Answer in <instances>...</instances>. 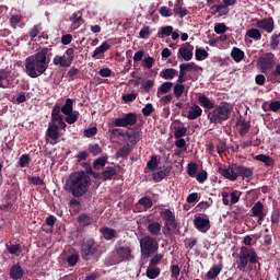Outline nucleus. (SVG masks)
<instances>
[{
	"instance_id": "obj_1",
	"label": "nucleus",
	"mask_w": 280,
	"mask_h": 280,
	"mask_svg": "<svg viewBox=\"0 0 280 280\" xmlns=\"http://www.w3.org/2000/svg\"><path fill=\"white\" fill-rule=\"evenodd\" d=\"M51 48H42L34 55L28 56L25 59V73L28 78H40L47 69H49V58H51Z\"/></svg>"
},
{
	"instance_id": "obj_2",
	"label": "nucleus",
	"mask_w": 280,
	"mask_h": 280,
	"mask_svg": "<svg viewBox=\"0 0 280 280\" xmlns=\"http://www.w3.org/2000/svg\"><path fill=\"white\" fill-rule=\"evenodd\" d=\"M60 130H67V122H65V116L60 114V105L56 104L51 110V124H49L46 130V137L51 139V145H56L58 139H60Z\"/></svg>"
},
{
	"instance_id": "obj_3",
	"label": "nucleus",
	"mask_w": 280,
	"mask_h": 280,
	"mask_svg": "<svg viewBox=\"0 0 280 280\" xmlns=\"http://www.w3.org/2000/svg\"><path fill=\"white\" fill-rule=\"evenodd\" d=\"M92 185L91 176H70L65 182V190L72 195L74 198H81L89 191Z\"/></svg>"
},
{
	"instance_id": "obj_4",
	"label": "nucleus",
	"mask_w": 280,
	"mask_h": 280,
	"mask_svg": "<svg viewBox=\"0 0 280 280\" xmlns=\"http://www.w3.org/2000/svg\"><path fill=\"white\" fill-rule=\"evenodd\" d=\"M210 124L222 125L224 121L231 119V113H233V106L228 102H222L220 105H215L212 110H205Z\"/></svg>"
},
{
	"instance_id": "obj_5",
	"label": "nucleus",
	"mask_w": 280,
	"mask_h": 280,
	"mask_svg": "<svg viewBox=\"0 0 280 280\" xmlns=\"http://www.w3.org/2000/svg\"><path fill=\"white\" fill-rule=\"evenodd\" d=\"M248 264L260 266L258 254L252 247L242 246L241 252H238L237 269L245 271Z\"/></svg>"
},
{
	"instance_id": "obj_6",
	"label": "nucleus",
	"mask_w": 280,
	"mask_h": 280,
	"mask_svg": "<svg viewBox=\"0 0 280 280\" xmlns=\"http://www.w3.org/2000/svg\"><path fill=\"white\" fill-rule=\"evenodd\" d=\"M160 245L152 235H144L140 241L141 260L147 261L159 252Z\"/></svg>"
},
{
	"instance_id": "obj_7",
	"label": "nucleus",
	"mask_w": 280,
	"mask_h": 280,
	"mask_svg": "<svg viewBox=\"0 0 280 280\" xmlns=\"http://www.w3.org/2000/svg\"><path fill=\"white\" fill-rule=\"evenodd\" d=\"M217 172L221 176H253L252 168L237 164H232L231 166L220 164Z\"/></svg>"
},
{
	"instance_id": "obj_8",
	"label": "nucleus",
	"mask_w": 280,
	"mask_h": 280,
	"mask_svg": "<svg viewBox=\"0 0 280 280\" xmlns=\"http://www.w3.org/2000/svg\"><path fill=\"white\" fill-rule=\"evenodd\" d=\"M100 245L93 238L84 241L81 245V256L84 261H93L98 258Z\"/></svg>"
},
{
	"instance_id": "obj_9",
	"label": "nucleus",
	"mask_w": 280,
	"mask_h": 280,
	"mask_svg": "<svg viewBox=\"0 0 280 280\" xmlns=\"http://www.w3.org/2000/svg\"><path fill=\"white\" fill-rule=\"evenodd\" d=\"M162 220L164 222V226L162 229V233L166 237L173 236V231L178 228L176 224L175 213L170 209H162L160 212Z\"/></svg>"
},
{
	"instance_id": "obj_10",
	"label": "nucleus",
	"mask_w": 280,
	"mask_h": 280,
	"mask_svg": "<svg viewBox=\"0 0 280 280\" xmlns=\"http://www.w3.org/2000/svg\"><path fill=\"white\" fill-rule=\"evenodd\" d=\"M75 60V49L68 48L62 56L56 55L52 59L55 67H61L62 69H69Z\"/></svg>"
},
{
	"instance_id": "obj_11",
	"label": "nucleus",
	"mask_w": 280,
	"mask_h": 280,
	"mask_svg": "<svg viewBox=\"0 0 280 280\" xmlns=\"http://www.w3.org/2000/svg\"><path fill=\"white\" fill-rule=\"evenodd\" d=\"M147 167L150 172H156L158 176H167V174L172 171V167L161 165V159L158 155H152L151 159L147 162ZM152 176H156V173H153Z\"/></svg>"
},
{
	"instance_id": "obj_12",
	"label": "nucleus",
	"mask_w": 280,
	"mask_h": 280,
	"mask_svg": "<svg viewBox=\"0 0 280 280\" xmlns=\"http://www.w3.org/2000/svg\"><path fill=\"white\" fill-rule=\"evenodd\" d=\"M276 57L272 52H266L257 59L256 67L259 69L260 73H266V71H272L275 68Z\"/></svg>"
},
{
	"instance_id": "obj_13",
	"label": "nucleus",
	"mask_w": 280,
	"mask_h": 280,
	"mask_svg": "<svg viewBox=\"0 0 280 280\" xmlns=\"http://www.w3.org/2000/svg\"><path fill=\"white\" fill-rule=\"evenodd\" d=\"M137 121H138L137 114L128 113V114H125L124 117L116 118L113 121V126H115V128H128V126H136Z\"/></svg>"
},
{
	"instance_id": "obj_14",
	"label": "nucleus",
	"mask_w": 280,
	"mask_h": 280,
	"mask_svg": "<svg viewBox=\"0 0 280 280\" xmlns=\"http://www.w3.org/2000/svg\"><path fill=\"white\" fill-rule=\"evenodd\" d=\"M223 3L214 4L210 8V14L218 16H226L230 12V7L235 5L236 1L235 0H222Z\"/></svg>"
},
{
	"instance_id": "obj_15",
	"label": "nucleus",
	"mask_w": 280,
	"mask_h": 280,
	"mask_svg": "<svg viewBox=\"0 0 280 280\" xmlns=\"http://www.w3.org/2000/svg\"><path fill=\"white\" fill-rule=\"evenodd\" d=\"M115 252L119 259L114 265L120 264L121 261H131L135 258L130 246H117Z\"/></svg>"
},
{
	"instance_id": "obj_16",
	"label": "nucleus",
	"mask_w": 280,
	"mask_h": 280,
	"mask_svg": "<svg viewBox=\"0 0 280 280\" xmlns=\"http://www.w3.org/2000/svg\"><path fill=\"white\" fill-rule=\"evenodd\" d=\"M252 217L257 218V222L261 224L265 221L267 213L265 212V205L261 201H257L250 209Z\"/></svg>"
},
{
	"instance_id": "obj_17",
	"label": "nucleus",
	"mask_w": 280,
	"mask_h": 280,
	"mask_svg": "<svg viewBox=\"0 0 280 280\" xmlns=\"http://www.w3.org/2000/svg\"><path fill=\"white\" fill-rule=\"evenodd\" d=\"M187 46H182L178 50L177 58L180 62H183V60L189 62V60L194 58V46L189 44H187Z\"/></svg>"
},
{
	"instance_id": "obj_18",
	"label": "nucleus",
	"mask_w": 280,
	"mask_h": 280,
	"mask_svg": "<svg viewBox=\"0 0 280 280\" xmlns=\"http://www.w3.org/2000/svg\"><path fill=\"white\" fill-rule=\"evenodd\" d=\"M258 30H264L267 34H272L275 32V20L272 18H265L256 23Z\"/></svg>"
},
{
	"instance_id": "obj_19",
	"label": "nucleus",
	"mask_w": 280,
	"mask_h": 280,
	"mask_svg": "<svg viewBox=\"0 0 280 280\" xmlns=\"http://www.w3.org/2000/svg\"><path fill=\"white\" fill-rule=\"evenodd\" d=\"M194 225L200 233H207L211 229V221L201 217L194 219Z\"/></svg>"
},
{
	"instance_id": "obj_20",
	"label": "nucleus",
	"mask_w": 280,
	"mask_h": 280,
	"mask_svg": "<svg viewBox=\"0 0 280 280\" xmlns=\"http://www.w3.org/2000/svg\"><path fill=\"white\" fill-rule=\"evenodd\" d=\"M12 85V71L0 69V89H10Z\"/></svg>"
},
{
	"instance_id": "obj_21",
	"label": "nucleus",
	"mask_w": 280,
	"mask_h": 280,
	"mask_svg": "<svg viewBox=\"0 0 280 280\" xmlns=\"http://www.w3.org/2000/svg\"><path fill=\"white\" fill-rule=\"evenodd\" d=\"M125 137L128 139L131 145H137L141 139V133H139V128H132L125 131Z\"/></svg>"
},
{
	"instance_id": "obj_22",
	"label": "nucleus",
	"mask_w": 280,
	"mask_h": 280,
	"mask_svg": "<svg viewBox=\"0 0 280 280\" xmlns=\"http://www.w3.org/2000/svg\"><path fill=\"white\" fill-rule=\"evenodd\" d=\"M163 230L162 224L160 222L151 221L148 224L147 231L150 233L149 236L156 237L161 235V231Z\"/></svg>"
},
{
	"instance_id": "obj_23",
	"label": "nucleus",
	"mask_w": 280,
	"mask_h": 280,
	"mask_svg": "<svg viewBox=\"0 0 280 280\" xmlns=\"http://www.w3.org/2000/svg\"><path fill=\"white\" fill-rule=\"evenodd\" d=\"M200 66L196 65L195 62H188V63H182L179 66V71H182V73H185L187 75V73H191V72H196V71H200Z\"/></svg>"
},
{
	"instance_id": "obj_24",
	"label": "nucleus",
	"mask_w": 280,
	"mask_h": 280,
	"mask_svg": "<svg viewBox=\"0 0 280 280\" xmlns=\"http://www.w3.org/2000/svg\"><path fill=\"white\" fill-rule=\"evenodd\" d=\"M15 199L16 197L13 194L9 192L7 196L3 197V203L0 206V209L2 211L12 209Z\"/></svg>"
},
{
	"instance_id": "obj_25",
	"label": "nucleus",
	"mask_w": 280,
	"mask_h": 280,
	"mask_svg": "<svg viewBox=\"0 0 280 280\" xmlns=\"http://www.w3.org/2000/svg\"><path fill=\"white\" fill-rule=\"evenodd\" d=\"M198 102L202 106V108H205V110H213V108H215L217 106L215 103L210 101V98L206 95H200L198 97Z\"/></svg>"
},
{
	"instance_id": "obj_26",
	"label": "nucleus",
	"mask_w": 280,
	"mask_h": 280,
	"mask_svg": "<svg viewBox=\"0 0 280 280\" xmlns=\"http://www.w3.org/2000/svg\"><path fill=\"white\" fill-rule=\"evenodd\" d=\"M100 232L102 233L105 241H112L113 238H118V233L116 232V230H113L110 228H107V226L102 228Z\"/></svg>"
},
{
	"instance_id": "obj_27",
	"label": "nucleus",
	"mask_w": 280,
	"mask_h": 280,
	"mask_svg": "<svg viewBox=\"0 0 280 280\" xmlns=\"http://www.w3.org/2000/svg\"><path fill=\"white\" fill-rule=\"evenodd\" d=\"M202 116V108L198 106V104H194L188 112L187 119L194 120L198 119V117Z\"/></svg>"
},
{
	"instance_id": "obj_28",
	"label": "nucleus",
	"mask_w": 280,
	"mask_h": 280,
	"mask_svg": "<svg viewBox=\"0 0 280 280\" xmlns=\"http://www.w3.org/2000/svg\"><path fill=\"white\" fill-rule=\"evenodd\" d=\"M176 75H178V70L174 68H167L160 72V78H162L163 80H174Z\"/></svg>"
},
{
	"instance_id": "obj_29",
	"label": "nucleus",
	"mask_w": 280,
	"mask_h": 280,
	"mask_svg": "<svg viewBox=\"0 0 280 280\" xmlns=\"http://www.w3.org/2000/svg\"><path fill=\"white\" fill-rule=\"evenodd\" d=\"M268 81L271 84H280V63L276 65V69L268 75Z\"/></svg>"
},
{
	"instance_id": "obj_30",
	"label": "nucleus",
	"mask_w": 280,
	"mask_h": 280,
	"mask_svg": "<svg viewBox=\"0 0 280 280\" xmlns=\"http://www.w3.org/2000/svg\"><path fill=\"white\" fill-rule=\"evenodd\" d=\"M236 126L240 127L238 132L241 137H246V135H248V131L250 130L249 121H246V119H243L236 122Z\"/></svg>"
},
{
	"instance_id": "obj_31",
	"label": "nucleus",
	"mask_w": 280,
	"mask_h": 280,
	"mask_svg": "<svg viewBox=\"0 0 280 280\" xmlns=\"http://www.w3.org/2000/svg\"><path fill=\"white\" fill-rule=\"evenodd\" d=\"M73 113V98H67L62 107H60V115H71Z\"/></svg>"
},
{
	"instance_id": "obj_32",
	"label": "nucleus",
	"mask_w": 280,
	"mask_h": 280,
	"mask_svg": "<svg viewBox=\"0 0 280 280\" xmlns=\"http://www.w3.org/2000/svg\"><path fill=\"white\" fill-rule=\"evenodd\" d=\"M132 152V144L127 143L116 152L118 159H126Z\"/></svg>"
},
{
	"instance_id": "obj_33",
	"label": "nucleus",
	"mask_w": 280,
	"mask_h": 280,
	"mask_svg": "<svg viewBox=\"0 0 280 280\" xmlns=\"http://www.w3.org/2000/svg\"><path fill=\"white\" fill-rule=\"evenodd\" d=\"M10 277L13 280H19L23 277V270L20 265H14L13 267H11Z\"/></svg>"
},
{
	"instance_id": "obj_34",
	"label": "nucleus",
	"mask_w": 280,
	"mask_h": 280,
	"mask_svg": "<svg viewBox=\"0 0 280 280\" xmlns=\"http://www.w3.org/2000/svg\"><path fill=\"white\" fill-rule=\"evenodd\" d=\"M109 49H110V44L105 42L93 51L92 58H97V56H102V54H106V51H108Z\"/></svg>"
},
{
	"instance_id": "obj_35",
	"label": "nucleus",
	"mask_w": 280,
	"mask_h": 280,
	"mask_svg": "<svg viewBox=\"0 0 280 280\" xmlns=\"http://www.w3.org/2000/svg\"><path fill=\"white\" fill-rule=\"evenodd\" d=\"M256 161H260V163H264L267 167H272V165H275V160L266 154L256 155Z\"/></svg>"
},
{
	"instance_id": "obj_36",
	"label": "nucleus",
	"mask_w": 280,
	"mask_h": 280,
	"mask_svg": "<svg viewBox=\"0 0 280 280\" xmlns=\"http://www.w3.org/2000/svg\"><path fill=\"white\" fill-rule=\"evenodd\" d=\"M231 57L233 58L234 62H242V60H244V50L234 47L232 48Z\"/></svg>"
},
{
	"instance_id": "obj_37",
	"label": "nucleus",
	"mask_w": 280,
	"mask_h": 280,
	"mask_svg": "<svg viewBox=\"0 0 280 280\" xmlns=\"http://www.w3.org/2000/svg\"><path fill=\"white\" fill-rule=\"evenodd\" d=\"M80 119V112H72L70 114H66L63 118L65 124H69L70 126L75 124Z\"/></svg>"
},
{
	"instance_id": "obj_38",
	"label": "nucleus",
	"mask_w": 280,
	"mask_h": 280,
	"mask_svg": "<svg viewBox=\"0 0 280 280\" xmlns=\"http://www.w3.org/2000/svg\"><path fill=\"white\" fill-rule=\"evenodd\" d=\"M160 275H161V268L152 267V266H149V268H147V277L150 280H154V279L159 278Z\"/></svg>"
},
{
	"instance_id": "obj_39",
	"label": "nucleus",
	"mask_w": 280,
	"mask_h": 280,
	"mask_svg": "<svg viewBox=\"0 0 280 280\" xmlns=\"http://www.w3.org/2000/svg\"><path fill=\"white\" fill-rule=\"evenodd\" d=\"M279 45H280V33H273L270 37V49H272V51H277V49H279Z\"/></svg>"
},
{
	"instance_id": "obj_40",
	"label": "nucleus",
	"mask_w": 280,
	"mask_h": 280,
	"mask_svg": "<svg viewBox=\"0 0 280 280\" xmlns=\"http://www.w3.org/2000/svg\"><path fill=\"white\" fill-rule=\"evenodd\" d=\"M172 32H174V27L162 26L158 32V38H165V36H172Z\"/></svg>"
},
{
	"instance_id": "obj_41",
	"label": "nucleus",
	"mask_w": 280,
	"mask_h": 280,
	"mask_svg": "<svg viewBox=\"0 0 280 280\" xmlns=\"http://www.w3.org/2000/svg\"><path fill=\"white\" fill-rule=\"evenodd\" d=\"M78 222H81L83 226H90L93 223V218L86 213L79 214Z\"/></svg>"
},
{
	"instance_id": "obj_42",
	"label": "nucleus",
	"mask_w": 280,
	"mask_h": 280,
	"mask_svg": "<svg viewBox=\"0 0 280 280\" xmlns=\"http://www.w3.org/2000/svg\"><path fill=\"white\" fill-rule=\"evenodd\" d=\"M154 256L149 260V267H158L163 260V254L155 253Z\"/></svg>"
},
{
	"instance_id": "obj_43",
	"label": "nucleus",
	"mask_w": 280,
	"mask_h": 280,
	"mask_svg": "<svg viewBox=\"0 0 280 280\" xmlns=\"http://www.w3.org/2000/svg\"><path fill=\"white\" fill-rule=\"evenodd\" d=\"M79 261H80L79 253H72L67 257V262H68V266L70 267L77 266Z\"/></svg>"
},
{
	"instance_id": "obj_44",
	"label": "nucleus",
	"mask_w": 280,
	"mask_h": 280,
	"mask_svg": "<svg viewBox=\"0 0 280 280\" xmlns=\"http://www.w3.org/2000/svg\"><path fill=\"white\" fill-rule=\"evenodd\" d=\"M138 205L142 206L144 210H149L153 207V201L150 197L144 196L140 200H138Z\"/></svg>"
},
{
	"instance_id": "obj_45",
	"label": "nucleus",
	"mask_w": 280,
	"mask_h": 280,
	"mask_svg": "<svg viewBox=\"0 0 280 280\" xmlns=\"http://www.w3.org/2000/svg\"><path fill=\"white\" fill-rule=\"evenodd\" d=\"M246 36H248V38H253L254 40H261V32L257 28L248 30Z\"/></svg>"
},
{
	"instance_id": "obj_46",
	"label": "nucleus",
	"mask_w": 280,
	"mask_h": 280,
	"mask_svg": "<svg viewBox=\"0 0 280 280\" xmlns=\"http://www.w3.org/2000/svg\"><path fill=\"white\" fill-rule=\"evenodd\" d=\"M220 272H221V266H214L210 268V270L207 273L208 279L214 280L215 278L219 277Z\"/></svg>"
},
{
	"instance_id": "obj_47",
	"label": "nucleus",
	"mask_w": 280,
	"mask_h": 280,
	"mask_svg": "<svg viewBox=\"0 0 280 280\" xmlns=\"http://www.w3.org/2000/svg\"><path fill=\"white\" fill-rule=\"evenodd\" d=\"M32 161V158H30V154H23L20 156L18 165L19 167H27Z\"/></svg>"
},
{
	"instance_id": "obj_48",
	"label": "nucleus",
	"mask_w": 280,
	"mask_h": 280,
	"mask_svg": "<svg viewBox=\"0 0 280 280\" xmlns=\"http://www.w3.org/2000/svg\"><path fill=\"white\" fill-rule=\"evenodd\" d=\"M4 246L10 255H16L21 252V245L19 244L13 245L12 243H7Z\"/></svg>"
},
{
	"instance_id": "obj_49",
	"label": "nucleus",
	"mask_w": 280,
	"mask_h": 280,
	"mask_svg": "<svg viewBox=\"0 0 280 280\" xmlns=\"http://www.w3.org/2000/svg\"><path fill=\"white\" fill-rule=\"evenodd\" d=\"M172 86H174V83L167 81L164 82L158 90V93H161L162 95H165L166 93H170L172 91Z\"/></svg>"
},
{
	"instance_id": "obj_50",
	"label": "nucleus",
	"mask_w": 280,
	"mask_h": 280,
	"mask_svg": "<svg viewBox=\"0 0 280 280\" xmlns=\"http://www.w3.org/2000/svg\"><path fill=\"white\" fill-rule=\"evenodd\" d=\"M195 58L198 61L206 60V58H209V52L202 48H197L195 52Z\"/></svg>"
},
{
	"instance_id": "obj_51",
	"label": "nucleus",
	"mask_w": 280,
	"mask_h": 280,
	"mask_svg": "<svg viewBox=\"0 0 280 280\" xmlns=\"http://www.w3.org/2000/svg\"><path fill=\"white\" fill-rule=\"evenodd\" d=\"M173 12H174V14H176V16H179V19H185V16H187V14H189V11L185 7L174 8Z\"/></svg>"
},
{
	"instance_id": "obj_52",
	"label": "nucleus",
	"mask_w": 280,
	"mask_h": 280,
	"mask_svg": "<svg viewBox=\"0 0 280 280\" xmlns=\"http://www.w3.org/2000/svg\"><path fill=\"white\" fill-rule=\"evenodd\" d=\"M88 151L93 156H100V154H102V147H100V144H97V143L91 144V145H89Z\"/></svg>"
},
{
	"instance_id": "obj_53",
	"label": "nucleus",
	"mask_w": 280,
	"mask_h": 280,
	"mask_svg": "<svg viewBox=\"0 0 280 280\" xmlns=\"http://www.w3.org/2000/svg\"><path fill=\"white\" fill-rule=\"evenodd\" d=\"M173 93L175 95V97H182V95L185 93V85L180 84V83H176L174 85V90H173Z\"/></svg>"
},
{
	"instance_id": "obj_54",
	"label": "nucleus",
	"mask_w": 280,
	"mask_h": 280,
	"mask_svg": "<svg viewBox=\"0 0 280 280\" xmlns=\"http://www.w3.org/2000/svg\"><path fill=\"white\" fill-rule=\"evenodd\" d=\"M106 161H108V158H106V156H102V158L96 159L93 162L94 170H98L100 167H105L106 166Z\"/></svg>"
},
{
	"instance_id": "obj_55",
	"label": "nucleus",
	"mask_w": 280,
	"mask_h": 280,
	"mask_svg": "<svg viewBox=\"0 0 280 280\" xmlns=\"http://www.w3.org/2000/svg\"><path fill=\"white\" fill-rule=\"evenodd\" d=\"M270 221H271V224H275V225L280 223V209L279 208L275 209L273 212H271Z\"/></svg>"
},
{
	"instance_id": "obj_56",
	"label": "nucleus",
	"mask_w": 280,
	"mask_h": 280,
	"mask_svg": "<svg viewBox=\"0 0 280 280\" xmlns=\"http://www.w3.org/2000/svg\"><path fill=\"white\" fill-rule=\"evenodd\" d=\"M187 174L188 176H196L198 174V164L194 162L188 163Z\"/></svg>"
},
{
	"instance_id": "obj_57",
	"label": "nucleus",
	"mask_w": 280,
	"mask_h": 280,
	"mask_svg": "<svg viewBox=\"0 0 280 280\" xmlns=\"http://www.w3.org/2000/svg\"><path fill=\"white\" fill-rule=\"evenodd\" d=\"M187 135V127H177L175 132H174V138L175 139H183Z\"/></svg>"
},
{
	"instance_id": "obj_58",
	"label": "nucleus",
	"mask_w": 280,
	"mask_h": 280,
	"mask_svg": "<svg viewBox=\"0 0 280 280\" xmlns=\"http://www.w3.org/2000/svg\"><path fill=\"white\" fill-rule=\"evenodd\" d=\"M71 23H73V25L75 24H81L82 23V12L78 11L75 13L72 14V16L70 18Z\"/></svg>"
},
{
	"instance_id": "obj_59",
	"label": "nucleus",
	"mask_w": 280,
	"mask_h": 280,
	"mask_svg": "<svg viewBox=\"0 0 280 280\" xmlns=\"http://www.w3.org/2000/svg\"><path fill=\"white\" fill-rule=\"evenodd\" d=\"M109 132L114 139H119V137L126 138V132H124V129L116 128V129H112Z\"/></svg>"
},
{
	"instance_id": "obj_60",
	"label": "nucleus",
	"mask_w": 280,
	"mask_h": 280,
	"mask_svg": "<svg viewBox=\"0 0 280 280\" xmlns=\"http://www.w3.org/2000/svg\"><path fill=\"white\" fill-rule=\"evenodd\" d=\"M180 275V268L178 265H172L171 266V277L177 280Z\"/></svg>"
},
{
	"instance_id": "obj_61",
	"label": "nucleus",
	"mask_w": 280,
	"mask_h": 280,
	"mask_svg": "<svg viewBox=\"0 0 280 280\" xmlns=\"http://www.w3.org/2000/svg\"><path fill=\"white\" fill-rule=\"evenodd\" d=\"M228 27H226V24L224 23H217L214 25V32L215 34H225Z\"/></svg>"
},
{
	"instance_id": "obj_62",
	"label": "nucleus",
	"mask_w": 280,
	"mask_h": 280,
	"mask_svg": "<svg viewBox=\"0 0 280 280\" xmlns=\"http://www.w3.org/2000/svg\"><path fill=\"white\" fill-rule=\"evenodd\" d=\"M97 135V127H91L84 130V137L91 139V137H95Z\"/></svg>"
},
{
	"instance_id": "obj_63",
	"label": "nucleus",
	"mask_w": 280,
	"mask_h": 280,
	"mask_svg": "<svg viewBox=\"0 0 280 280\" xmlns=\"http://www.w3.org/2000/svg\"><path fill=\"white\" fill-rule=\"evenodd\" d=\"M152 34L150 26H143L139 33L140 38H148Z\"/></svg>"
},
{
	"instance_id": "obj_64",
	"label": "nucleus",
	"mask_w": 280,
	"mask_h": 280,
	"mask_svg": "<svg viewBox=\"0 0 280 280\" xmlns=\"http://www.w3.org/2000/svg\"><path fill=\"white\" fill-rule=\"evenodd\" d=\"M269 110L272 113H279L280 110V102L279 101H273L269 104Z\"/></svg>"
}]
</instances>
